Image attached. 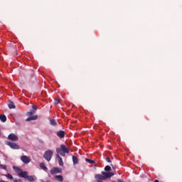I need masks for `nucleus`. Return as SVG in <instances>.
Segmentation results:
<instances>
[{
  "label": "nucleus",
  "instance_id": "obj_1",
  "mask_svg": "<svg viewBox=\"0 0 182 182\" xmlns=\"http://www.w3.org/2000/svg\"><path fill=\"white\" fill-rule=\"evenodd\" d=\"M13 168L18 175V177H21V178H25V180H28V181L30 182L35 181V178H33V176L28 175V171H23L22 169H21V168L18 166H14Z\"/></svg>",
  "mask_w": 182,
  "mask_h": 182
},
{
  "label": "nucleus",
  "instance_id": "obj_2",
  "mask_svg": "<svg viewBox=\"0 0 182 182\" xmlns=\"http://www.w3.org/2000/svg\"><path fill=\"white\" fill-rule=\"evenodd\" d=\"M101 174L95 175V178L97 179V182H103L104 180H107V178H110V177L114 176V173L106 171H102Z\"/></svg>",
  "mask_w": 182,
  "mask_h": 182
},
{
  "label": "nucleus",
  "instance_id": "obj_3",
  "mask_svg": "<svg viewBox=\"0 0 182 182\" xmlns=\"http://www.w3.org/2000/svg\"><path fill=\"white\" fill-rule=\"evenodd\" d=\"M70 149L68 147H66V146L61 144L60 148L56 149V153L60 156H62L63 157H65L66 154H69Z\"/></svg>",
  "mask_w": 182,
  "mask_h": 182
},
{
  "label": "nucleus",
  "instance_id": "obj_4",
  "mask_svg": "<svg viewBox=\"0 0 182 182\" xmlns=\"http://www.w3.org/2000/svg\"><path fill=\"white\" fill-rule=\"evenodd\" d=\"M33 114H35V110L33 109H31L30 112H27V116H28V118L26 119V122H31L38 119V115L32 116Z\"/></svg>",
  "mask_w": 182,
  "mask_h": 182
},
{
  "label": "nucleus",
  "instance_id": "obj_5",
  "mask_svg": "<svg viewBox=\"0 0 182 182\" xmlns=\"http://www.w3.org/2000/svg\"><path fill=\"white\" fill-rule=\"evenodd\" d=\"M52 156H53V151L50 149L46 151L43 154V159L47 161H50L52 159Z\"/></svg>",
  "mask_w": 182,
  "mask_h": 182
},
{
  "label": "nucleus",
  "instance_id": "obj_6",
  "mask_svg": "<svg viewBox=\"0 0 182 182\" xmlns=\"http://www.w3.org/2000/svg\"><path fill=\"white\" fill-rule=\"evenodd\" d=\"M6 144H7V146H9V147H11V149H13L14 150H18L19 149V146L14 142L6 141Z\"/></svg>",
  "mask_w": 182,
  "mask_h": 182
},
{
  "label": "nucleus",
  "instance_id": "obj_7",
  "mask_svg": "<svg viewBox=\"0 0 182 182\" xmlns=\"http://www.w3.org/2000/svg\"><path fill=\"white\" fill-rule=\"evenodd\" d=\"M59 173H62V168H53L50 170V174L55 175V174H59Z\"/></svg>",
  "mask_w": 182,
  "mask_h": 182
},
{
  "label": "nucleus",
  "instance_id": "obj_8",
  "mask_svg": "<svg viewBox=\"0 0 182 182\" xmlns=\"http://www.w3.org/2000/svg\"><path fill=\"white\" fill-rule=\"evenodd\" d=\"M21 160L24 163V164H28V163H31V159L28 157L27 156H21Z\"/></svg>",
  "mask_w": 182,
  "mask_h": 182
},
{
  "label": "nucleus",
  "instance_id": "obj_9",
  "mask_svg": "<svg viewBox=\"0 0 182 182\" xmlns=\"http://www.w3.org/2000/svg\"><path fill=\"white\" fill-rule=\"evenodd\" d=\"M9 140H11V141H18V136H16L15 134H10L8 136Z\"/></svg>",
  "mask_w": 182,
  "mask_h": 182
},
{
  "label": "nucleus",
  "instance_id": "obj_10",
  "mask_svg": "<svg viewBox=\"0 0 182 182\" xmlns=\"http://www.w3.org/2000/svg\"><path fill=\"white\" fill-rule=\"evenodd\" d=\"M65 134H66V132L63 130H60L57 132V136L60 139H63V137H65Z\"/></svg>",
  "mask_w": 182,
  "mask_h": 182
},
{
  "label": "nucleus",
  "instance_id": "obj_11",
  "mask_svg": "<svg viewBox=\"0 0 182 182\" xmlns=\"http://www.w3.org/2000/svg\"><path fill=\"white\" fill-rule=\"evenodd\" d=\"M73 162L74 165L79 164V159H77V156H73Z\"/></svg>",
  "mask_w": 182,
  "mask_h": 182
},
{
  "label": "nucleus",
  "instance_id": "obj_12",
  "mask_svg": "<svg viewBox=\"0 0 182 182\" xmlns=\"http://www.w3.org/2000/svg\"><path fill=\"white\" fill-rule=\"evenodd\" d=\"M57 159H58V163L59 165L61 166H63V160L62 159V157L59 156V154L56 155Z\"/></svg>",
  "mask_w": 182,
  "mask_h": 182
},
{
  "label": "nucleus",
  "instance_id": "obj_13",
  "mask_svg": "<svg viewBox=\"0 0 182 182\" xmlns=\"http://www.w3.org/2000/svg\"><path fill=\"white\" fill-rule=\"evenodd\" d=\"M55 178H56L59 182H63V176H62V175H56Z\"/></svg>",
  "mask_w": 182,
  "mask_h": 182
},
{
  "label": "nucleus",
  "instance_id": "obj_14",
  "mask_svg": "<svg viewBox=\"0 0 182 182\" xmlns=\"http://www.w3.org/2000/svg\"><path fill=\"white\" fill-rule=\"evenodd\" d=\"M40 168L43 170L44 171H48V167H46V166H45L44 163H41L40 164Z\"/></svg>",
  "mask_w": 182,
  "mask_h": 182
},
{
  "label": "nucleus",
  "instance_id": "obj_15",
  "mask_svg": "<svg viewBox=\"0 0 182 182\" xmlns=\"http://www.w3.org/2000/svg\"><path fill=\"white\" fill-rule=\"evenodd\" d=\"M0 120L3 122V123H5V122H6V116L5 115H2L1 114L0 115Z\"/></svg>",
  "mask_w": 182,
  "mask_h": 182
},
{
  "label": "nucleus",
  "instance_id": "obj_16",
  "mask_svg": "<svg viewBox=\"0 0 182 182\" xmlns=\"http://www.w3.org/2000/svg\"><path fill=\"white\" fill-rule=\"evenodd\" d=\"M9 107L10 109H15V104L14 103V102H11V101L9 102Z\"/></svg>",
  "mask_w": 182,
  "mask_h": 182
},
{
  "label": "nucleus",
  "instance_id": "obj_17",
  "mask_svg": "<svg viewBox=\"0 0 182 182\" xmlns=\"http://www.w3.org/2000/svg\"><path fill=\"white\" fill-rule=\"evenodd\" d=\"M50 124L51 125V126H56V120H55V119H50Z\"/></svg>",
  "mask_w": 182,
  "mask_h": 182
},
{
  "label": "nucleus",
  "instance_id": "obj_18",
  "mask_svg": "<svg viewBox=\"0 0 182 182\" xmlns=\"http://www.w3.org/2000/svg\"><path fill=\"white\" fill-rule=\"evenodd\" d=\"M5 177H6L7 178H9V180H14V176H12V175H11L10 173H7L6 175H4Z\"/></svg>",
  "mask_w": 182,
  "mask_h": 182
},
{
  "label": "nucleus",
  "instance_id": "obj_19",
  "mask_svg": "<svg viewBox=\"0 0 182 182\" xmlns=\"http://www.w3.org/2000/svg\"><path fill=\"white\" fill-rule=\"evenodd\" d=\"M85 161H87V163H90V164H95V161L92 159H85Z\"/></svg>",
  "mask_w": 182,
  "mask_h": 182
},
{
  "label": "nucleus",
  "instance_id": "obj_20",
  "mask_svg": "<svg viewBox=\"0 0 182 182\" xmlns=\"http://www.w3.org/2000/svg\"><path fill=\"white\" fill-rule=\"evenodd\" d=\"M110 170H112L110 166L107 165L105 167V171H110Z\"/></svg>",
  "mask_w": 182,
  "mask_h": 182
},
{
  "label": "nucleus",
  "instance_id": "obj_21",
  "mask_svg": "<svg viewBox=\"0 0 182 182\" xmlns=\"http://www.w3.org/2000/svg\"><path fill=\"white\" fill-rule=\"evenodd\" d=\"M0 168H2L3 170H6V166L0 164Z\"/></svg>",
  "mask_w": 182,
  "mask_h": 182
},
{
  "label": "nucleus",
  "instance_id": "obj_22",
  "mask_svg": "<svg viewBox=\"0 0 182 182\" xmlns=\"http://www.w3.org/2000/svg\"><path fill=\"white\" fill-rule=\"evenodd\" d=\"M54 103L55 105H58L59 103H60V101L59 100H55Z\"/></svg>",
  "mask_w": 182,
  "mask_h": 182
},
{
  "label": "nucleus",
  "instance_id": "obj_23",
  "mask_svg": "<svg viewBox=\"0 0 182 182\" xmlns=\"http://www.w3.org/2000/svg\"><path fill=\"white\" fill-rule=\"evenodd\" d=\"M33 110H38V107H36V105H33Z\"/></svg>",
  "mask_w": 182,
  "mask_h": 182
},
{
  "label": "nucleus",
  "instance_id": "obj_24",
  "mask_svg": "<svg viewBox=\"0 0 182 182\" xmlns=\"http://www.w3.org/2000/svg\"><path fill=\"white\" fill-rule=\"evenodd\" d=\"M106 161H107V163H112V161L110 160V158H109V157L106 158Z\"/></svg>",
  "mask_w": 182,
  "mask_h": 182
},
{
  "label": "nucleus",
  "instance_id": "obj_25",
  "mask_svg": "<svg viewBox=\"0 0 182 182\" xmlns=\"http://www.w3.org/2000/svg\"><path fill=\"white\" fill-rule=\"evenodd\" d=\"M118 182H124L123 181H122L121 179L118 180Z\"/></svg>",
  "mask_w": 182,
  "mask_h": 182
},
{
  "label": "nucleus",
  "instance_id": "obj_26",
  "mask_svg": "<svg viewBox=\"0 0 182 182\" xmlns=\"http://www.w3.org/2000/svg\"><path fill=\"white\" fill-rule=\"evenodd\" d=\"M154 182H160L159 180L156 179Z\"/></svg>",
  "mask_w": 182,
  "mask_h": 182
},
{
  "label": "nucleus",
  "instance_id": "obj_27",
  "mask_svg": "<svg viewBox=\"0 0 182 182\" xmlns=\"http://www.w3.org/2000/svg\"><path fill=\"white\" fill-rule=\"evenodd\" d=\"M31 76H33V71H31Z\"/></svg>",
  "mask_w": 182,
  "mask_h": 182
},
{
  "label": "nucleus",
  "instance_id": "obj_28",
  "mask_svg": "<svg viewBox=\"0 0 182 182\" xmlns=\"http://www.w3.org/2000/svg\"><path fill=\"white\" fill-rule=\"evenodd\" d=\"M0 182H6V181H2V180H0Z\"/></svg>",
  "mask_w": 182,
  "mask_h": 182
},
{
  "label": "nucleus",
  "instance_id": "obj_29",
  "mask_svg": "<svg viewBox=\"0 0 182 182\" xmlns=\"http://www.w3.org/2000/svg\"><path fill=\"white\" fill-rule=\"evenodd\" d=\"M112 168H114V166H112Z\"/></svg>",
  "mask_w": 182,
  "mask_h": 182
},
{
  "label": "nucleus",
  "instance_id": "obj_30",
  "mask_svg": "<svg viewBox=\"0 0 182 182\" xmlns=\"http://www.w3.org/2000/svg\"><path fill=\"white\" fill-rule=\"evenodd\" d=\"M0 134H1V132H0Z\"/></svg>",
  "mask_w": 182,
  "mask_h": 182
}]
</instances>
